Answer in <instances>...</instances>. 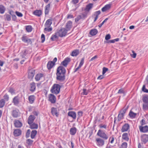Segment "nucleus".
I'll return each instance as SVG.
<instances>
[{
    "instance_id": "f257e3e1",
    "label": "nucleus",
    "mask_w": 148,
    "mask_h": 148,
    "mask_svg": "<svg viewBox=\"0 0 148 148\" xmlns=\"http://www.w3.org/2000/svg\"><path fill=\"white\" fill-rule=\"evenodd\" d=\"M61 88V86L59 84H54L51 87V92L53 94H58L60 92Z\"/></svg>"
},
{
    "instance_id": "f03ea898",
    "label": "nucleus",
    "mask_w": 148,
    "mask_h": 148,
    "mask_svg": "<svg viewBox=\"0 0 148 148\" xmlns=\"http://www.w3.org/2000/svg\"><path fill=\"white\" fill-rule=\"evenodd\" d=\"M97 135L101 138L105 140H107L108 138L107 134L105 131L101 130L100 129L98 130Z\"/></svg>"
},
{
    "instance_id": "7ed1b4c3",
    "label": "nucleus",
    "mask_w": 148,
    "mask_h": 148,
    "mask_svg": "<svg viewBox=\"0 0 148 148\" xmlns=\"http://www.w3.org/2000/svg\"><path fill=\"white\" fill-rule=\"evenodd\" d=\"M67 31L65 28H62L59 30L57 33L59 36L62 37L66 35Z\"/></svg>"
},
{
    "instance_id": "20e7f679",
    "label": "nucleus",
    "mask_w": 148,
    "mask_h": 148,
    "mask_svg": "<svg viewBox=\"0 0 148 148\" xmlns=\"http://www.w3.org/2000/svg\"><path fill=\"white\" fill-rule=\"evenodd\" d=\"M57 59L55 58L52 61H49L47 64V67L48 70H50L55 65V62L57 61Z\"/></svg>"
},
{
    "instance_id": "39448f33",
    "label": "nucleus",
    "mask_w": 148,
    "mask_h": 148,
    "mask_svg": "<svg viewBox=\"0 0 148 148\" xmlns=\"http://www.w3.org/2000/svg\"><path fill=\"white\" fill-rule=\"evenodd\" d=\"M56 79L57 81L62 82H63L65 80V74H58L56 73Z\"/></svg>"
},
{
    "instance_id": "423d86ee",
    "label": "nucleus",
    "mask_w": 148,
    "mask_h": 148,
    "mask_svg": "<svg viewBox=\"0 0 148 148\" xmlns=\"http://www.w3.org/2000/svg\"><path fill=\"white\" fill-rule=\"evenodd\" d=\"M105 140L104 139L101 138H97L95 140L96 143L98 146L101 147L104 145Z\"/></svg>"
},
{
    "instance_id": "0eeeda50",
    "label": "nucleus",
    "mask_w": 148,
    "mask_h": 148,
    "mask_svg": "<svg viewBox=\"0 0 148 148\" xmlns=\"http://www.w3.org/2000/svg\"><path fill=\"white\" fill-rule=\"evenodd\" d=\"M66 70L65 68L62 66H60L57 69L56 73L62 74H65Z\"/></svg>"
},
{
    "instance_id": "6e6552de",
    "label": "nucleus",
    "mask_w": 148,
    "mask_h": 148,
    "mask_svg": "<svg viewBox=\"0 0 148 148\" xmlns=\"http://www.w3.org/2000/svg\"><path fill=\"white\" fill-rule=\"evenodd\" d=\"M48 100L52 103H54L56 101V97L53 94H49V96Z\"/></svg>"
},
{
    "instance_id": "1a4fd4ad",
    "label": "nucleus",
    "mask_w": 148,
    "mask_h": 148,
    "mask_svg": "<svg viewBox=\"0 0 148 148\" xmlns=\"http://www.w3.org/2000/svg\"><path fill=\"white\" fill-rule=\"evenodd\" d=\"M104 115L101 114H98L95 117V121L96 122L98 121L99 122H102V120L104 119Z\"/></svg>"
},
{
    "instance_id": "9d476101",
    "label": "nucleus",
    "mask_w": 148,
    "mask_h": 148,
    "mask_svg": "<svg viewBox=\"0 0 148 148\" xmlns=\"http://www.w3.org/2000/svg\"><path fill=\"white\" fill-rule=\"evenodd\" d=\"M21 39L23 42L27 43L28 44H31L32 43L31 39L28 38L26 36H23L21 38Z\"/></svg>"
},
{
    "instance_id": "9b49d317",
    "label": "nucleus",
    "mask_w": 148,
    "mask_h": 148,
    "mask_svg": "<svg viewBox=\"0 0 148 148\" xmlns=\"http://www.w3.org/2000/svg\"><path fill=\"white\" fill-rule=\"evenodd\" d=\"M35 74V70L32 69L29 70L28 73V78L29 79H32Z\"/></svg>"
},
{
    "instance_id": "f8f14e48",
    "label": "nucleus",
    "mask_w": 148,
    "mask_h": 148,
    "mask_svg": "<svg viewBox=\"0 0 148 148\" xmlns=\"http://www.w3.org/2000/svg\"><path fill=\"white\" fill-rule=\"evenodd\" d=\"M130 125L128 123H125L122 127L121 130L122 132H123L127 131L130 129Z\"/></svg>"
},
{
    "instance_id": "ddd939ff",
    "label": "nucleus",
    "mask_w": 148,
    "mask_h": 148,
    "mask_svg": "<svg viewBox=\"0 0 148 148\" xmlns=\"http://www.w3.org/2000/svg\"><path fill=\"white\" fill-rule=\"evenodd\" d=\"M51 113L53 116H55L57 117L59 116V112L56 108L52 107L51 108Z\"/></svg>"
},
{
    "instance_id": "4468645a",
    "label": "nucleus",
    "mask_w": 148,
    "mask_h": 148,
    "mask_svg": "<svg viewBox=\"0 0 148 148\" xmlns=\"http://www.w3.org/2000/svg\"><path fill=\"white\" fill-rule=\"evenodd\" d=\"M139 128L140 132L145 133L148 132V126L147 125H145L143 127L139 126Z\"/></svg>"
},
{
    "instance_id": "2eb2a0df",
    "label": "nucleus",
    "mask_w": 148,
    "mask_h": 148,
    "mask_svg": "<svg viewBox=\"0 0 148 148\" xmlns=\"http://www.w3.org/2000/svg\"><path fill=\"white\" fill-rule=\"evenodd\" d=\"M141 140L144 143L148 141V135L144 134L141 136Z\"/></svg>"
},
{
    "instance_id": "dca6fc26",
    "label": "nucleus",
    "mask_w": 148,
    "mask_h": 148,
    "mask_svg": "<svg viewBox=\"0 0 148 148\" xmlns=\"http://www.w3.org/2000/svg\"><path fill=\"white\" fill-rule=\"evenodd\" d=\"M68 115L72 117L73 119H75L76 117V114L75 112L70 111L68 113Z\"/></svg>"
},
{
    "instance_id": "f3484780",
    "label": "nucleus",
    "mask_w": 148,
    "mask_h": 148,
    "mask_svg": "<svg viewBox=\"0 0 148 148\" xmlns=\"http://www.w3.org/2000/svg\"><path fill=\"white\" fill-rule=\"evenodd\" d=\"M19 98L18 95L15 97L13 99L12 103L14 105L17 106L19 102Z\"/></svg>"
},
{
    "instance_id": "a211bd4d",
    "label": "nucleus",
    "mask_w": 148,
    "mask_h": 148,
    "mask_svg": "<svg viewBox=\"0 0 148 148\" xmlns=\"http://www.w3.org/2000/svg\"><path fill=\"white\" fill-rule=\"evenodd\" d=\"M35 117L34 115H30L28 118L27 123L29 124H32L35 120Z\"/></svg>"
},
{
    "instance_id": "6ab92c4d",
    "label": "nucleus",
    "mask_w": 148,
    "mask_h": 148,
    "mask_svg": "<svg viewBox=\"0 0 148 148\" xmlns=\"http://www.w3.org/2000/svg\"><path fill=\"white\" fill-rule=\"evenodd\" d=\"M70 59L69 58H66L63 61L61 62V64L65 67H66L68 63L70 61Z\"/></svg>"
},
{
    "instance_id": "aec40b11",
    "label": "nucleus",
    "mask_w": 148,
    "mask_h": 148,
    "mask_svg": "<svg viewBox=\"0 0 148 148\" xmlns=\"http://www.w3.org/2000/svg\"><path fill=\"white\" fill-rule=\"evenodd\" d=\"M33 14L38 17H40L42 14V11L40 10H36L33 12Z\"/></svg>"
},
{
    "instance_id": "412c9836",
    "label": "nucleus",
    "mask_w": 148,
    "mask_h": 148,
    "mask_svg": "<svg viewBox=\"0 0 148 148\" xmlns=\"http://www.w3.org/2000/svg\"><path fill=\"white\" fill-rule=\"evenodd\" d=\"M30 88L29 90L32 92H34L36 90V84L34 82L31 83L30 84Z\"/></svg>"
},
{
    "instance_id": "4be33fe9",
    "label": "nucleus",
    "mask_w": 148,
    "mask_h": 148,
    "mask_svg": "<svg viewBox=\"0 0 148 148\" xmlns=\"http://www.w3.org/2000/svg\"><path fill=\"white\" fill-rule=\"evenodd\" d=\"M93 4L92 3H89L86 6L84 9L85 11L88 12L93 7Z\"/></svg>"
},
{
    "instance_id": "5701e85b",
    "label": "nucleus",
    "mask_w": 148,
    "mask_h": 148,
    "mask_svg": "<svg viewBox=\"0 0 148 148\" xmlns=\"http://www.w3.org/2000/svg\"><path fill=\"white\" fill-rule=\"evenodd\" d=\"M50 3H49L46 5L45 7V15L49 14L50 9Z\"/></svg>"
},
{
    "instance_id": "b1692460",
    "label": "nucleus",
    "mask_w": 148,
    "mask_h": 148,
    "mask_svg": "<svg viewBox=\"0 0 148 148\" xmlns=\"http://www.w3.org/2000/svg\"><path fill=\"white\" fill-rule=\"evenodd\" d=\"M44 76V75L42 73H38L37 74L35 77V79L36 80L38 81Z\"/></svg>"
},
{
    "instance_id": "393cba45",
    "label": "nucleus",
    "mask_w": 148,
    "mask_h": 148,
    "mask_svg": "<svg viewBox=\"0 0 148 148\" xmlns=\"http://www.w3.org/2000/svg\"><path fill=\"white\" fill-rule=\"evenodd\" d=\"M14 135L15 136H18L21 134V131L18 129L15 130L13 132Z\"/></svg>"
},
{
    "instance_id": "a878e982",
    "label": "nucleus",
    "mask_w": 148,
    "mask_h": 148,
    "mask_svg": "<svg viewBox=\"0 0 148 148\" xmlns=\"http://www.w3.org/2000/svg\"><path fill=\"white\" fill-rule=\"evenodd\" d=\"M72 22L69 21L67 22L66 23V30L68 31H69L70 30L72 26Z\"/></svg>"
},
{
    "instance_id": "bb28decb",
    "label": "nucleus",
    "mask_w": 148,
    "mask_h": 148,
    "mask_svg": "<svg viewBox=\"0 0 148 148\" xmlns=\"http://www.w3.org/2000/svg\"><path fill=\"white\" fill-rule=\"evenodd\" d=\"M18 110H14L12 112V115L14 118H17L18 116Z\"/></svg>"
},
{
    "instance_id": "cd10ccee",
    "label": "nucleus",
    "mask_w": 148,
    "mask_h": 148,
    "mask_svg": "<svg viewBox=\"0 0 148 148\" xmlns=\"http://www.w3.org/2000/svg\"><path fill=\"white\" fill-rule=\"evenodd\" d=\"M14 124L15 126L16 127H20L22 125V123L18 120L14 121Z\"/></svg>"
},
{
    "instance_id": "c85d7f7f",
    "label": "nucleus",
    "mask_w": 148,
    "mask_h": 148,
    "mask_svg": "<svg viewBox=\"0 0 148 148\" xmlns=\"http://www.w3.org/2000/svg\"><path fill=\"white\" fill-rule=\"evenodd\" d=\"M35 97L34 95H31L29 96L28 99L29 101V103L30 104L33 103L34 101Z\"/></svg>"
},
{
    "instance_id": "c756f323",
    "label": "nucleus",
    "mask_w": 148,
    "mask_h": 148,
    "mask_svg": "<svg viewBox=\"0 0 148 148\" xmlns=\"http://www.w3.org/2000/svg\"><path fill=\"white\" fill-rule=\"evenodd\" d=\"M52 23V20L51 19H48L45 24V27H49L51 26Z\"/></svg>"
},
{
    "instance_id": "7c9ffc66",
    "label": "nucleus",
    "mask_w": 148,
    "mask_h": 148,
    "mask_svg": "<svg viewBox=\"0 0 148 148\" xmlns=\"http://www.w3.org/2000/svg\"><path fill=\"white\" fill-rule=\"evenodd\" d=\"M111 5L110 4H107L103 7L101 9L103 12H105L106 10H109L111 8Z\"/></svg>"
},
{
    "instance_id": "2f4dec72",
    "label": "nucleus",
    "mask_w": 148,
    "mask_h": 148,
    "mask_svg": "<svg viewBox=\"0 0 148 148\" xmlns=\"http://www.w3.org/2000/svg\"><path fill=\"white\" fill-rule=\"evenodd\" d=\"M122 138L126 141H128L129 140L128 134L127 133H124L122 135Z\"/></svg>"
},
{
    "instance_id": "473e14b6",
    "label": "nucleus",
    "mask_w": 148,
    "mask_h": 148,
    "mask_svg": "<svg viewBox=\"0 0 148 148\" xmlns=\"http://www.w3.org/2000/svg\"><path fill=\"white\" fill-rule=\"evenodd\" d=\"M77 132V129L75 127L71 128L70 130V134L71 135H75Z\"/></svg>"
},
{
    "instance_id": "72a5a7b5",
    "label": "nucleus",
    "mask_w": 148,
    "mask_h": 148,
    "mask_svg": "<svg viewBox=\"0 0 148 148\" xmlns=\"http://www.w3.org/2000/svg\"><path fill=\"white\" fill-rule=\"evenodd\" d=\"M98 33V31L96 29H93L90 32V34L92 36L96 35Z\"/></svg>"
},
{
    "instance_id": "f704fd0d",
    "label": "nucleus",
    "mask_w": 148,
    "mask_h": 148,
    "mask_svg": "<svg viewBox=\"0 0 148 148\" xmlns=\"http://www.w3.org/2000/svg\"><path fill=\"white\" fill-rule=\"evenodd\" d=\"M124 114L123 112H121V110L120 111L118 116V121H120L121 119L123 118Z\"/></svg>"
},
{
    "instance_id": "c9c22d12",
    "label": "nucleus",
    "mask_w": 148,
    "mask_h": 148,
    "mask_svg": "<svg viewBox=\"0 0 148 148\" xmlns=\"http://www.w3.org/2000/svg\"><path fill=\"white\" fill-rule=\"evenodd\" d=\"M29 125L30 126V128L31 129H37L38 128V125L35 123H33L32 124Z\"/></svg>"
},
{
    "instance_id": "e433bc0d",
    "label": "nucleus",
    "mask_w": 148,
    "mask_h": 148,
    "mask_svg": "<svg viewBox=\"0 0 148 148\" xmlns=\"http://www.w3.org/2000/svg\"><path fill=\"white\" fill-rule=\"evenodd\" d=\"M137 114L134 112H133L130 110L129 112V115L130 117L132 118H135Z\"/></svg>"
},
{
    "instance_id": "4c0bfd02",
    "label": "nucleus",
    "mask_w": 148,
    "mask_h": 148,
    "mask_svg": "<svg viewBox=\"0 0 148 148\" xmlns=\"http://www.w3.org/2000/svg\"><path fill=\"white\" fill-rule=\"evenodd\" d=\"M119 40V38H116L115 39H114L109 40L106 42V43L108 44L111 43H114L115 42H118Z\"/></svg>"
},
{
    "instance_id": "58836bf2",
    "label": "nucleus",
    "mask_w": 148,
    "mask_h": 148,
    "mask_svg": "<svg viewBox=\"0 0 148 148\" xmlns=\"http://www.w3.org/2000/svg\"><path fill=\"white\" fill-rule=\"evenodd\" d=\"M88 13V12L86 11H85L84 12L81 13L80 15L82 17L83 19H84L87 18Z\"/></svg>"
},
{
    "instance_id": "ea45409f",
    "label": "nucleus",
    "mask_w": 148,
    "mask_h": 148,
    "mask_svg": "<svg viewBox=\"0 0 148 148\" xmlns=\"http://www.w3.org/2000/svg\"><path fill=\"white\" fill-rule=\"evenodd\" d=\"M79 50L76 49L72 51L71 55L73 56H76L79 54Z\"/></svg>"
},
{
    "instance_id": "a19ab883",
    "label": "nucleus",
    "mask_w": 148,
    "mask_h": 148,
    "mask_svg": "<svg viewBox=\"0 0 148 148\" xmlns=\"http://www.w3.org/2000/svg\"><path fill=\"white\" fill-rule=\"evenodd\" d=\"M37 133V131L36 130H33L31 132V138L32 139H33L34 138L35 136L36 135Z\"/></svg>"
},
{
    "instance_id": "79ce46f5",
    "label": "nucleus",
    "mask_w": 148,
    "mask_h": 148,
    "mask_svg": "<svg viewBox=\"0 0 148 148\" xmlns=\"http://www.w3.org/2000/svg\"><path fill=\"white\" fill-rule=\"evenodd\" d=\"M57 34L56 32L54 34L52 35L50 38L51 40L55 41L56 40L58 39V37L57 36Z\"/></svg>"
},
{
    "instance_id": "37998d69",
    "label": "nucleus",
    "mask_w": 148,
    "mask_h": 148,
    "mask_svg": "<svg viewBox=\"0 0 148 148\" xmlns=\"http://www.w3.org/2000/svg\"><path fill=\"white\" fill-rule=\"evenodd\" d=\"M142 100L144 103H148V95H146L143 96Z\"/></svg>"
},
{
    "instance_id": "c03bdc74",
    "label": "nucleus",
    "mask_w": 148,
    "mask_h": 148,
    "mask_svg": "<svg viewBox=\"0 0 148 148\" xmlns=\"http://www.w3.org/2000/svg\"><path fill=\"white\" fill-rule=\"evenodd\" d=\"M5 10V8L3 5H0V13L2 14L4 13Z\"/></svg>"
},
{
    "instance_id": "a18cd8bd",
    "label": "nucleus",
    "mask_w": 148,
    "mask_h": 148,
    "mask_svg": "<svg viewBox=\"0 0 148 148\" xmlns=\"http://www.w3.org/2000/svg\"><path fill=\"white\" fill-rule=\"evenodd\" d=\"M143 108L144 111L148 110V103H144L143 104Z\"/></svg>"
},
{
    "instance_id": "49530a36",
    "label": "nucleus",
    "mask_w": 148,
    "mask_h": 148,
    "mask_svg": "<svg viewBox=\"0 0 148 148\" xmlns=\"http://www.w3.org/2000/svg\"><path fill=\"white\" fill-rule=\"evenodd\" d=\"M4 16L5 18V20H7L8 21H10L11 20V16L10 15L7 14H5Z\"/></svg>"
},
{
    "instance_id": "de8ad7c7",
    "label": "nucleus",
    "mask_w": 148,
    "mask_h": 148,
    "mask_svg": "<svg viewBox=\"0 0 148 148\" xmlns=\"http://www.w3.org/2000/svg\"><path fill=\"white\" fill-rule=\"evenodd\" d=\"M26 29L27 32H31L32 29V28L31 25H27L26 26Z\"/></svg>"
},
{
    "instance_id": "09e8293b",
    "label": "nucleus",
    "mask_w": 148,
    "mask_h": 148,
    "mask_svg": "<svg viewBox=\"0 0 148 148\" xmlns=\"http://www.w3.org/2000/svg\"><path fill=\"white\" fill-rule=\"evenodd\" d=\"M5 101L4 99H2L0 100V108H2L5 105Z\"/></svg>"
},
{
    "instance_id": "8fccbe9b",
    "label": "nucleus",
    "mask_w": 148,
    "mask_h": 148,
    "mask_svg": "<svg viewBox=\"0 0 148 148\" xmlns=\"http://www.w3.org/2000/svg\"><path fill=\"white\" fill-rule=\"evenodd\" d=\"M83 112L82 111H79L77 113V121L79 118L82 116Z\"/></svg>"
},
{
    "instance_id": "3c124183",
    "label": "nucleus",
    "mask_w": 148,
    "mask_h": 148,
    "mask_svg": "<svg viewBox=\"0 0 148 148\" xmlns=\"http://www.w3.org/2000/svg\"><path fill=\"white\" fill-rule=\"evenodd\" d=\"M33 141L30 139H28L26 140V143L28 145H31L32 144Z\"/></svg>"
},
{
    "instance_id": "603ef678",
    "label": "nucleus",
    "mask_w": 148,
    "mask_h": 148,
    "mask_svg": "<svg viewBox=\"0 0 148 148\" xmlns=\"http://www.w3.org/2000/svg\"><path fill=\"white\" fill-rule=\"evenodd\" d=\"M81 19H83L81 16L80 15H78L75 19V21L76 23L79 20Z\"/></svg>"
},
{
    "instance_id": "864d4df0",
    "label": "nucleus",
    "mask_w": 148,
    "mask_h": 148,
    "mask_svg": "<svg viewBox=\"0 0 148 148\" xmlns=\"http://www.w3.org/2000/svg\"><path fill=\"white\" fill-rule=\"evenodd\" d=\"M127 143L126 142L123 143L120 148H127Z\"/></svg>"
},
{
    "instance_id": "5fc2aeb1",
    "label": "nucleus",
    "mask_w": 148,
    "mask_h": 148,
    "mask_svg": "<svg viewBox=\"0 0 148 148\" xmlns=\"http://www.w3.org/2000/svg\"><path fill=\"white\" fill-rule=\"evenodd\" d=\"M118 94H125V92L124 90V89L122 88H121L119 89L117 92Z\"/></svg>"
},
{
    "instance_id": "6e6d98bb",
    "label": "nucleus",
    "mask_w": 148,
    "mask_h": 148,
    "mask_svg": "<svg viewBox=\"0 0 148 148\" xmlns=\"http://www.w3.org/2000/svg\"><path fill=\"white\" fill-rule=\"evenodd\" d=\"M142 91L148 93V89L146 88L145 85H144L142 88Z\"/></svg>"
},
{
    "instance_id": "4d7b16f0",
    "label": "nucleus",
    "mask_w": 148,
    "mask_h": 148,
    "mask_svg": "<svg viewBox=\"0 0 148 148\" xmlns=\"http://www.w3.org/2000/svg\"><path fill=\"white\" fill-rule=\"evenodd\" d=\"M83 92L82 93V94L83 95H87L88 94V91L86 89H83Z\"/></svg>"
},
{
    "instance_id": "13d9d810",
    "label": "nucleus",
    "mask_w": 148,
    "mask_h": 148,
    "mask_svg": "<svg viewBox=\"0 0 148 148\" xmlns=\"http://www.w3.org/2000/svg\"><path fill=\"white\" fill-rule=\"evenodd\" d=\"M30 132L31 130L30 129H28L27 130L26 134V137L27 138L29 137Z\"/></svg>"
},
{
    "instance_id": "bf43d9fd",
    "label": "nucleus",
    "mask_w": 148,
    "mask_h": 148,
    "mask_svg": "<svg viewBox=\"0 0 148 148\" xmlns=\"http://www.w3.org/2000/svg\"><path fill=\"white\" fill-rule=\"evenodd\" d=\"M99 127L100 128H103L105 129H106L107 128V125L106 124L103 125L101 124L99 125Z\"/></svg>"
},
{
    "instance_id": "052dcab7",
    "label": "nucleus",
    "mask_w": 148,
    "mask_h": 148,
    "mask_svg": "<svg viewBox=\"0 0 148 148\" xmlns=\"http://www.w3.org/2000/svg\"><path fill=\"white\" fill-rule=\"evenodd\" d=\"M52 30V28L51 27H45L44 29V31L47 32H50Z\"/></svg>"
},
{
    "instance_id": "680f3d73",
    "label": "nucleus",
    "mask_w": 148,
    "mask_h": 148,
    "mask_svg": "<svg viewBox=\"0 0 148 148\" xmlns=\"http://www.w3.org/2000/svg\"><path fill=\"white\" fill-rule=\"evenodd\" d=\"M108 70V68L105 67H103V68L102 74L104 75L106 73V72Z\"/></svg>"
},
{
    "instance_id": "e2e57ef3",
    "label": "nucleus",
    "mask_w": 148,
    "mask_h": 148,
    "mask_svg": "<svg viewBox=\"0 0 148 148\" xmlns=\"http://www.w3.org/2000/svg\"><path fill=\"white\" fill-rule=\"evenodd\" d=\"M16 15L18 17H21L23 16L22 14L16 11Z\"/></svg>"
},
{
    "instance_id": "0e129e2a",
    "label": "nucleus",
    "mask_w": 148,
    "mask_h": 148,
    "mask_svg": "<svg viewBox=\"0 0 148 148\" xmlns=\"http://www.w3.org/2000/svg\"><path fill=\"white\" fill-rule=\"evenodd\" d=\"M41 42L42 43L43 42L45 41V36L43 34H42L41 35Z\"/></svg>"
},
{
    "instance_id": "69168bd1",
    "label": "nucleus",
    "mask_w": 148,
    "mask_h": 148,
    "mask_svg": "<svg viewBox=\"0 0 148 148\" xmlns=\"http://www.w3.org/2000/svg\"><path fill=\"white\" fill-rule=\"evenodd\" d=\"M128 106H127V107L125 108H123L122 110H121V112H123L124 114L126 112L127 110L128 109Z\"/></svg>"
},
{
    "instance_id": "338daca9",
    "label": "nucleus",
    "mask_w": 148,
    "mask_h": 148,
    "mask_svg": "<svg viewBox=\"0 0 148 148\" xmlns=\"http://www.w3.org/2000/svg\"><path fill=\"white\" fill-rule=\"evenodd\" d=\"M111 38V36L109 34L106 35L105 37V39L107 40H108L110 39Z\"/></svg>"
},
{
    "instance_id": "774afa93",
    "label": "nucleus",
    "mask_w": 148,
    "mask_h": 148,
    "mask_svg": "<svg viewBox=\"0 0 148 148\" xmlns=\"http://www.w3.org/2000/svg\"><path fill=\"white\" fill-rule=\"evenodd\" d=\"M8 92L10 93L11 94H14L15 93V91L12 88H10Z\"/></svg>"
}]
</instances>
